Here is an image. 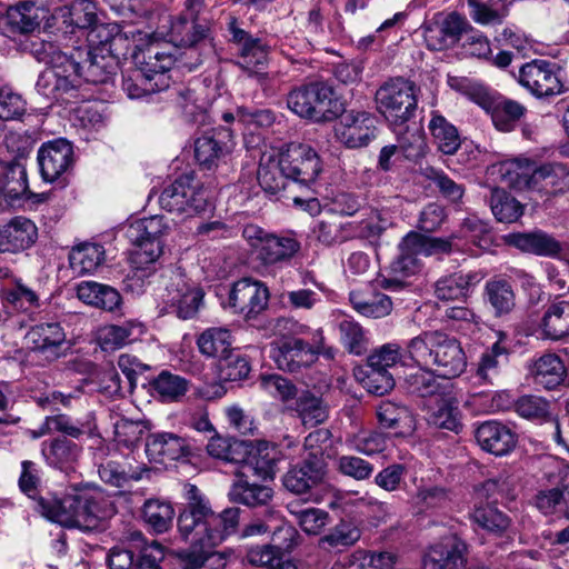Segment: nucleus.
Masks as SVG:
<instances>
[{
  "label": "nucleus",
  "instance_id": "nucleus-6",
  "mask_svg": "<svg viewBox=\"0 0 569 569\" xmlns=\"http://www.w3.org/2000/svg\"><path fill=\"white\" fill-rule=\"evenodd\" d=\"M449 84L486 110L491 116L496 129L501 132L515 130L527 112L520 102L495 96L485 86L467 78H449Z\"/></svg>",
  "mask_w": 569,
  "mask_h": 569
},
{
  "label": "nucleus",
  "instance_id": "nucleus-15",
  "mask_svg": "<svg viewBox=\"0 0 569 569\" xmlns=\"http://www.w3.org/2000/svg\"><path fill=\"white\" fill-rule=\"evenodd\" d=\"M163 288L159 298L166 312L176 313L179 318H192L203 300V291L190 286L180 272H172L162 280Z\"/></svg>",
  "mask_w": 569,
  "mask_h": 569
},
{
  "label": "nucleus",
  "instance_id": "nucleus-41",
  "mask_svg": "<svg viewBox=\"0 0 569 569\" xmlns=\"http://www.w3.org/2000/svg\"><path fill=\"white\" fill-rule=\"evenodd\" d=\"M480 278L475 272H456L439 279L435 284V295L439 300L448 301L467 297L470 288Z\"/></svg>",
  "mask_w": 569,
  "mask_h": 569
},
{
  "label": "nucleus",
  "instance_id": "nucleus-53",
  "mask_svg": "<svg viewBox=\"0 0 569 569\" xmlns=\"http://www.w3.org/2000/svg\"><path fill=\"white\" fill-rule=\"evenodd\" d=\"M431 368L419 367L405 377L403 387L408 393L425 398L438 395L441 386Z\"/></svg>",
  "mask_w": 569,
  "mask_h": 569
},
{
  "label": "nucleus",
  "instance_id": "nucleus-49",
  "mask_svg": "<svg viewBox=\"0 0 569 569\" xmlns=\"http://www.w3.org/2000/svg\"><path fill=\"white\" fill-rule=\"evenodd\" d=\"M142 518L154 532L162 533L172 526L174 509L168 501L149 499L143 505Z\"/></svg>",
  "mask_w": 569,
  "mask_h": 569
},
{
  "label": "nucleus",
  "instance_id": "nucleus-32",
  "mask_svg": "<svg viewBox=\"0 0 569 569\" xmlns=\"http://www.w3.org/2000/svg\"><path fill=\"white\" fill-rule=\"evenodd\" d=\"M209 28L198 21V17L191 14H181L170 28V42L176 47L194 50L208 37Z\"/></svg>",
  "mask_w": 569,
  "mask_h": 569
},
{
  "label": "nucleus",
  "instance_id": "nucleus-52",
  "mask_svg": "<svg viewBox=\"0 0 569 569\" xmlns=\"http://www.w3.org/2000/svg\"><path fill=\"white\" fill-rule=\"evenodd\" d=\"M150 385L158 397L164 402L178 401L186 395L189 388L187 379L167 370L161 371Z\"/></svg>",
  "mask_w": 569,
  "mask_h": 569
},
{
  "label": "nucleus",
  "instance_id": "nucleus-48",
  "mask_svg": "<svg viewBox=\"0 0 569 569\" xmlns=\"http://www.w3.org/2000/svg\"><path fill=\"white\" fill-rule=\"evenodd\" d=\"M103 290L106 300L101 301V309L107 311L116 310L121 303V296L110 286L94 281H82L77 286V296L84 303L94 306L99 305V301L96 300L97 293L103 295Z\"/></svg>",
  "mask_w": 569,
  "mask_h": 569
},
{
  "label": "nucleus",
  "instance_id": "nucleus-31",
  "mask_svg": "<svg viewBox=\"0 0 569 569\" xmlns=\"http://www.w3.org/2000/svg\"><path fill=\"white\" fill-rule=\"evenodd\" d=\"M46 11L30 1H20L7 10L6 24L12 33L29 34L40 28Z\"/></svg>",
  "mask_w": 569,
  "mask_h": 569
},
{
  "label": "nucleus",
  "instance_id": "nucleus-51",
  "mask_svg": "<svg viewBox=\"0 0 569 569\" xmlns=\"http://www.w3.org/2000/svg\"><path fill=\"white\" fill-rule=\"evenodd\" d=\"M28 190L27 170L23 164L14 162L6 167L0 177L1 194L14 201L20 199Z\"/></svg>",
  "mask_w": 569,
  "mask_h": 569
},
{
  "label": "nucleus",
  "instance_id": "nucleus-39",
  "mask_svg": "<svg viewBox=\"0 0 569 569\" xmlns=\"http://www.w3.org/2000/svg\"><path fill=\"white\" fill-rule=\"evenodd\" d=\"M485 296L497 317L510 313L516 306V295L512 284L503 278H492L487 281Z\"/></svg>",
  "mask_w": 569,
  "mask_h": 569
},
{
  "label": "nucleus",
  "instance_id": "nucleus-45",
  "mask_svg": "<svg viewBox=\"0 0 569 569\" xmlns=\"http://www.w3.org/2000/svg\"><path fill=\"white\" fill-rule=\"evenodd\" d=\"M103 260V247L97 243H81L72 248L69 254L70 267L78 274L93 272Z\"/></svg>",
  "mask_w": 569,
  "mask_h": 569
},
{
  "label": "nucleus",
  "instance_id": "nucleus-3",
  "mask_svg": "<svg viewBox=\"0 0 569 569\" xmlns=\"http://www.w3.org/2000/svg\"><path fill=\"white\" fill-rule=\"evenodd\" d=\"M139 68L122 79V89L130 99H139L169 88V77L166 74L177 62L189 70L198 67L202 59L194 57L190 61L178 59L170 51L158 46H150L134 56Z\"/></svg>",
  "mask_w": 569,
  "mask_h": 569
},
{
  "label": "nucleus",
  "instance_id": "nucleus-25",
  "mask_svg": "<svg viewBox=\"0 0 569 569\" xmlns=\"http://www.w3.org/2000/svg\"><path fill=\"white\" fill-rule=\"evenodd\" d=\"M467 27L468 22L465 17L456 11L450 12L442 20L425 26V41L433 51L450 48L460 40Z\"/></svg>",
  "mask_w": 569,
  "mask_h": 569
},
{
  "label": "nucleus",
  "instance_id": "nucleus-62",
  "mask_svg": "<svg viewBox=\"0 0 569 569\" xmlns=\"http://www.w3.org/2000/svg\"><path fill=\"white\" fill-rule=\"evenodd\" d=\"M377 418L385 429H399L411 422V415L407 407L388 400L378 406Z\"/></svg>",
  "mask_w": 569,
  "mask_h": 569
},
{
  "label": "nucleus",
  "instance_id": "nucleus-4",
  "mask_svg": "<svg viewBox=\"0 0 569 569\" xmlns=\"http://www.w3.org/2000/svg\"><path fill=\"white\" fill-rule=\"evenodd\" d=\"M398 248L399 254L390 263L389 277L380 280V287L391 292L401 291L409 286L407 279L420 269L418 256L448 252L451 249V243L445 239L412 231L402 238Z\"/></svg>",
  "mask_w": 569,
  "mask_h": 569
},
{
  "label": "nucleus",
  "instance_id": "nucleus-19",
  "mask_svg": "<svg viewBox=\"0 0 569 569\" xmlns=\"http://www.w3.org/2000/svg\"><path fill=\"white\" fill-rule=\"evenodd\" d=\"M327 463L319 456L305 457L282 477L283 487L293 495H305L326 481Z\"/></svg>",
  "mask_w": 569,
  "mask_h": 569
},
{
  "label": "nucleus",
  "instance_id": "nucleus-50",
  "mask_svg": "<svg viewBox=\"0 0 569 569\" xmlns=\"http://www.w3.org/2000/svg\"><path fill=\"white\" fill-rule=\"evenodd\" d=\"M130 541L134 553L139 556L134 559V569H160L159 562L163 559V550L160 543L151 541L148 543L140 531L130 533Z\"/></svg>",
  "mask_w": 569,
  "mask_h": 569
},
{
  "label": "nucleus",
  "instance_id": "nucleus-58",
  "mask_svg": "<svg viewBox=\"0 0 569 569\" xmlns=\"http://www.w3.org/2000/svg\"><path fill=\"white\" fill-rule=\"evenodd\" d=\"M80 453L78 445L67 438H56L50 442H43L42 455L54 467L62 468L73 462Z\"/></svg>",
  "mask_w": 569,
  "mask_h": 569
},
{
  "label": "nucleus",
  "instance_id": "nucleus-35",
  "mask_svg": "<svg viewBox=\"0 0 569 569\" xmlns=\"http://www.w3.org/2000/svg\"><path fill=\"white\" fill-rule=\"evenodd\" d=\"M143 332V325L134 320L109 325L100 329L99 342L103 350L112 351L137 340Z\"/></svg>",
  "mask_w": 569,
  "mask_h": 569
},
{
  "label": "nucleus",
  "instance_id": "nucleus-21",
  "mask_svg": "<svg viewBox=\"0 0 569 569\" xmlns=\"http://www.w3.org/2000/svg\"><path fill=\"white\" fill-rule=\"evenodd\" d=\"M191 453L190 440L173 432H153L146 439V455L156 463L188 459Z\"/></svg>",
  "mask_w": 569,
  "mask_h": 569
},
{
  "label": "nucleus",
  "instance_id": "nucleus-44",
  "mask_svg": "<svg viewBox=\"0 0 569 569\" xmlns=\"http://www.w3.org/2000/svg\"><path fill=\"white\" fill-rule=\"evenodd\" d=\"M507 360V349L500 342H495L490 349L481 355L476 377L483 383L495 385Z\"/></svg>",
  "mask_w": 569,
  "mask_h": 569
},
{
  "label": "nucleus",
  "instance_id": "nucleus-29",
  "mask_svg": "<svg viewBox=\"0 0 569 569\" xmlns=\"http://www.w3.org/2000/svg\"><path fill=\"white\" fill-rule=\"evenodd\" d=\"M475 437L483 450L496 456L509 453L517 443L515 432L508 426L495 420L479 425Z\"/></svg>",
  "mask_w": 569,
  "mask_h": 569
},
{
  "label": "nucleus",
  "instance_id": "nucleus-24",
  "mask_svg": "<svg viewBox=\"0 0 569 569\" xmlns=\"http://www.w3.org/2000/svg\"><path fill=\"white\" fill-rule=\"evenodd\" d=\"M337 136L346 147L355 149L369 143L375 137V118L366 111L350 110L340 116Z\"/></svg>",
  "mask_w": 569,
  "mask_h": 569
},
{
  "label": "nucleus",
  "instance_id": "nucleus-55",
  "mask_svg": "<svg viewBox=\"0 0 569 569\" xmlns=\"http://www.w3.org/2000/svg\"><path fill=\"white\" fill-rule=\"evenodd\" d=\"M398 556L391 551L370 552L358 549L346 558V565L356 569H396Z\"/></svg>",
  "mask_w": 569,
  "mask_h": 569
},
{
  "label": "nucleus",
  "instance_id": "nucleus-42",
  "mask_svg": "<svg viewBox=\"0 0 569 569\" xmlns=\"http://www.w3.org/2000/svg\"><path fill=\"white\" fill-rule=\"evenodd\" d=\"M545 338L560 340L569 336V301L561 300L549 306L541 321Z\"/></svg>",
  "mask_w": 569,
  "mask_h": 569
},
{
  "label": "nucleus",
  "instance_id": "nucleus-57",
  "mask_svg": "<svg viewBox=\"0 0 569 569\" xmlns=\"http://www.w3.org/2000/svg\"><path fill=\"white\" fill-rule=\"evenodd\" d=\"M449 501V491L440 486H421L411 498L412 506L420 513L443 509Z\"/></svg>",
  "mask_w": 569,
  "mask_h": 569
},
{
  "label": "nucleus",
  "instance_id": "nucleus-40",
  "mask_svg": "<svg viewBox=\"0 0 569 569\" xmlns=\"http://www.w3.org/2000/svg\"><path fill=\"white\" fill-rule=\"evenodd\" d=\"M435 143L443 154H453L461 144L458 129L438 111L431 112L428 126Z\"/></svg>",
  "mask_w": 569,
  "mask_h": 569
},
{
  "label": "nucleus",
  "instance_id": "nucleus-10",
  "mask_svg": "<svg viewBox=\"0 0 569 569\" xmlns=\"http://www.w3.org/2000/svg\"><path fill=\"white\" fill-rule=\"evenodd\" d=\"M160 207L171 213L193 217L209 207L208 193L191 176L183 174L163 188L159 196Z\"/></svg>",
  "mask_w": 569,
  "mask_h": 569
},
{
  "label": "nucleus",
  "instance_id": "nucleus-30",
  "mask_svg": "<svg viewBox=\"0 0 569 569\" xmlns=\"http://www.w3.org/2000/svg\"><path fill=\"white\" fill-rule=\"evenodd\" d=\"M316 240L325 247L341 244L357 237V228L352 222H345L336 214L323 216L312 228Z\"/></svg>",
  "mask_w": 569,
  "mask_h": 569
},
{
  "label": "nucleus",
  "instance_id": "nucleus-56",
  "mask_svg": "<svg viewBox=\"0 0 569 569\" xmlns=\"http://www.w3.org/2000/svg\"><path fill=\"white\" fill-rule=\"evenodd\" d=\"M93 502H90L86 517H82L83 531L100 529L110 519L116 509L113 502L101 492L92 491Z\"/></svg>",
  "mask_w": 569,
  "mask_h": 569
},
{
  "label": "nucleus",
  "instance_id": "nucleus-43",
  "mask_svg": "<svg viewBox=\"0 0 569 569\" xmlns=\"http://www.w3.org/2000/svg\"><path fill=\"white\" fill-rule=\"evenodd\" d=\"M229 497L233 502L256 508L268 506L272 500L273 490L264 485L250 483L248 480L239 479L232 485Z\"/></svg>",
  "mask_w": 569,
  "mask_h": 569
},
{
  "label": "nucleus",
  "instance_id": "nucleus-60",
  "mask_svg": "<svg viewBox=\"0 0 569 569\" xmlns=\"http://www.w3.org/2000/svg\"><path fill=\"white\" fill-rule=\"evenodd\" d=\"M471 519L486 531L497 536L502 535L510 525L508 516L492 505L477 507L471 515Z\"/></svg>",
  "mask_w": 569,
  "mask_h": 569
},
{
  "label": "nucleus",
  "instance_id": "nucleus-2",
  "mask_svg": "<svg viewBox=\"0 0 569 569\" xmlns=\"http://www.w3.org/2000/svg\"><path fill=\"white\" fill-rule=\"evenodd\" d=\"M406 353L419 367L431 368L438 377H459L467 367V357L460 342L439 330L422 331L410 339Z\"/></svg>",
  "mask_w": 569,
  "mask_h": 569
},
{
  "label": "nucleus",
  "instance_id": "nucleus-18",
  "mask_svg": "<svg viewBox=\"0 0 569 569\" xmlns=\"http://www.w3.org/2000/svg\"><path fill=\"white\" fill-rule=\"evenodd\" d=\"M27 348L39 358L52 362L63 356L67 335L59 322H41L24 335Z\"/></svg>",
  "mask_w": 569,
  "mask_h": 569
},
{
  "label": "nucleus",
  "instance_id": "nucleus-46",
  "mask_svg": "<svg viewBox=\"0 0 569 569\" xmlns=\"http://www.w3.org/2000/svg\"><path fill=\"white\" fill-rule=\"evenodd\" d=\"M489 204L492 214L499 222L512 223L523 214L522 204L501 188L490 190Z\"/></svg>",
  "mask_w": 569,
  "mask_h": 569
},
{
  "label": "nucleus",
  "instance_id": "nucleus-12",
  "mask_svg": "<svg viewBox=\"0 0 569 569\" xmlns=\"http://www.w3.org/2000/svg\"><path fill=\"white\" fill-rule=\"evenodd\" d=\"M563 76V69L557 62L535 59L520 68L518 81L532 96L550 98L566 92Z\"/></svg>",
  "mask_w": 569,
  "mask_h": 569
},
{
  "label": "nucleus",
  "instance_id": "nucleus-34",
  "mask_svg": "<svg viewBox=\"0 0 569 569\" xmlns=\"http://www.w3.org/2000/svg\"><path fill=\"white\" fill-rule=\"evenodd\" d=\"M529 373L536 385L552 390L563 382L566 368L557 355L546 353L530 365Z\"/></svg>",
  "mask_w": 569,
  "mask_h": 569
},
{
  "label": "nucleus",
  "instance_id": "nucleus-63",
  "mask_svg": "<svg viewBox=\"0 0 569 569\" xmlns=\"http://www.w3.org/2000/svg\"><path fill=\"white\" fill-rule=\"evenodd\" d=\"M363 388L376 396H383L391 391L396 385L393 376L389 371H381L373 368L360 370L357 373Z\"/></svg>",
  "mask_w": 569,
  "mask_h": 569
},
{
  "label": "nucleus",
  "instance_id": "nucleus-13",
  "mask_svg": "<svg viewBox=\"0 0 569 569\" xmlns=\"http://www.w3.org/2000/svg\"><path fill=\"white\" fill-rule=\"evenodd\" d=\"M168 226L163 217L151 216L132 222L127 229V237L137 250L133 252L134 263L148 264L162 254L161 238L167 233Z\"/></svg>",
  "mask_w": 569,
  "mask_h": 569
},
{
  "label": "nucleus",
  "instance_id": "nucleus-9",
  "mask_svg": "<svg viewBox=\"0 0 569 569\" xmlns=\"http://www.w3.org/2000/svg\"><path fill=\"white\" fill-rule=\"evenodd\" d=\"M501 180L511 188L532 189L541 183L542 189L556 186V179L567 174L561 164L547 163L537 167L528 159H511L499 164Z\"/></svg>",
  "mask_w": 569,
  "mask_h": 569
},
{
  "label": "nucleus",
  "instance_id": "nucleus-11",
  "mask_svg": "<svg viewBox=\"0 0 569 569\" xmlns=\"http://www.w3.org/2000/svg\"><path fill=\"white\" fill-rule=\"evenodd\" d=\"M78 68L74 54L59 56L37 80V91L57 101L68 102L78 97Z\"/></svg>",
  "mask_w": 569,
  "mask_h": 569
},
{
  "label": "nucleus",
  "instance_id": "nucleus-37",
  "mask_svg": "<svg viewBox=\"0 0 569 569\" xmlns=\"http://www.w3.org/2000/svg\"><path fill=\"white\" fill-rule=\"evenodd\" d=\"M509 243L522 251L547 257H557L562 249L559 241L542 231L512 233L509 236Z\"/></svg>",
  "mask_w": 569,
  "mask_h": 569
},
{
  "label": "nucleus",
  "instance_id": "nucleus-27",
  "mask_svg": "<svg viewBox=\"0 0 569 569\" xmlns=\"http://www.w3.org/2000/svg\"><path fill=\"white\" fill-rule=\"evenodd\" d=\"M233 147L232 131L228 128H218L206 132L194 141V156L200 164L211 168L218 160L229 154Z\"/></svg>",
  "mask_w": 569,
  "mask_h": 569
},
{
  "label": "nucleus",
  "instance_id": "nucleus-20",
  "mask_svg": "<svg viewBox=\"0 0 569 569\" xmlns=\"http://www.w3.org/2000/svg\"><path fill=\"white\" fill-rule=\"evenodd\" d=\"M70 54H74L78 68V87L80 78L86 82L100 84L109 82L116 74L118 66L114 58L108 57L98 47L92 49L73 48Z\"/></svg>",
  "mask_w": 569,
  "mask_h": 569
},
{
  "label": "nucleus",
  "instance_id": "nucleus-36",
  "mask_svg": "<svg viewBox=\"0 0 569 569\" xmlns=\"http://www.w3.org/2000/svg\"><path fill=\"white\" fill-rule=\"evenodd\" d=\"M353 309L368 318H383L391 313L393 305L391 298L382 292L353 290L349 295Z\"/></svg>",
  "mask_w": 569,
  "mask_h": 569
},
{
  "label": "nucleus",
  "instance_id": "nucleus-22",
  "mask_svg": "<svg viewBox=\"0 0 569 569\" xmlns=\"http://www.w3.org/2000/svg\"><path fill=\"white\" fill-rule=\"evenodd\" d=\"M37 159L42 178L52 182L71 168L73 149L67 140L57 139L43 143L38 150Z\"/></svg>",
  "mask_w": 569,
  "mask_h": 569
},
{
  "label": "nucleus",
  "instance_id": "nucleus-61",
  "mask_svg": "<svg viewBox=\"0 0 569 569\" xmlns=\"http://www.w3.org/2000/svg\"><path fill=\"white\" fill-rule=\"evenodd\" d=\"M20 49L47 66L56 64V58L59 56H71L70 52L62 51L54 43L44 41L39 37L27 38L20 43Z\"/></svg>",
  "mask_w": 569,
  "mask_h": 569
},
{
  "label": "nucleus",
  "instance_id": "nucleus-59",
  "mask_svg": "<svg viewBox=\"0 0 569 569\" xmlns=\"http://www.w3.org/2000/svg\"><path fill=\"white\" fill-rule=\"evenodd\" d=\"M93 32H97L98 37L106 33V39L101 40L98 48L102 50L108 57L114 58L116 64H119L121 59H126L129 53L134 49L132 41L127 37L126 33L117 31L110 34L107 27H98Z\"/></svg>",
  "mask_w": 569,
  "mask_h": 569
},
{
  "label": "nucleus",
  "instance_id": "nucleus-1",
  "mask_svg": "<svg viewBox=\"0 0 569 569\" xmlns=\"http://www.w3.org/2000/svg\"><path fill=\"white\" fill-rule=\"evenodd\" d=\"M184 497L187 503L178 517V529L186 541L201 550L179 552L180 568L223 569V559L208 549L237 531L240 509L228 508L220 513L213 512L206 497L191 483L184 486Z\"/></svg>",
  "mask_w": 569,
  "mask_h": 569
},
{
  "label": "nucleus",
  "instance_id": "nucleus-23",
  "mask_svg": "<svg viewBox=\"0 0 569 569\" xmlns=\"http://www.w3.org/2000/svg\"><path fill=\"white\" fill-rule=\"evenodd\" d=\"M467 543L452 535L432 546L423 559V569H467Z\"/></svg>",
  "mask_w": 569,
  "mask_h": 569
},
{
  "label": "nucleus",
  "instance_id": "nucleus-5",
  "mask_svg": "<svg viewBox=\"0 0 569 569\" xmlns=\"http://www.w3.org/2000/svg\"><path fill=\"white\" fill-rule=\"evenodd\" d=\"M287 106L300 118L317 123L333 121L345 111L343 102L325 81H311L293 88L287 96Z\"/></svg>",
  "mask_w": 569,
  "mask_h": 569
},
{
  "label": "nucleus",
  "instance_id": "nucleus-33",
  "mask_svg": "<svg viewBox=\"0 0 569 569\" xmlns=\"http://www.w3.org/2000/svg\"><path fill=\"white\" fill-rule=\"evenodd\" d=\"M258 182L261 189L277 196L288 189H292L289 176L284 172L280 156H263L258 169Z\"/></svg>",
  "mask_w": 569,
  "mask_h": 569
},
{
  "label": "nucleus",
  "instance_id": "nucleus-28",
  "mask_svg": "<svg viewBox=\"0 0 569 569\" xmlns=\"http://www.w3.org/2000/svg\"><path fill=\"white\" fill-rule=\"evenodd\" d=\"M556 487L543 489L535 496V506L545 515L561 512L569 519V465L558 469Z\"/></svg>",
  "mask_w": 569,
  "mask_h": 569
},
{
  "label": "nucleus",
  "instance_id": "nucleus-16",
  "mask_svg": "<svg viewBox=\"0 0 569 569\" xmlns=\"http://www.w3.org/2000/svg\"><path fill=\"white\" fill-rule=\"evenodd\" d=\"M92 491L82 490L72 495H67L61 499L41 498L38 502L39 510L47 519L57 522L66 528H82V517H86Z\"/></svg>",
  "mask_w": 569,
  "mask_h": 569
},
{
  "label": "nucleus",
  "instance_id": "nucleus-64",
  "mask_svg": "<svg viewBox=\"0 0 569 569\" xmlns=\"http://www.w3.org/2000/svg\"><path fill=\"white\" fill-rule=\"evenodd\" d=\"M339 333L342 345L350 353L360 356L366 352L367 338L358 322L343 319L339 323Z\"/></svg>",
  "mask_w": 569,
  "mask_h": 569
},
{
  "label": "nucleus",
  "instance_id": "nucleus-54",
  "mask_svg": "<svg viewBox=\"0 0 569 569\" xmlns=\"http://www.w3.org/2000/svg\"><path fill=\"white\" fill-rule=\"evenodd\" d=\"M230 331L222 328H210L198 338V347L202 355L218 358L219 361L231 350Z\"/></svg>",
  "mask_w": 569,
  "mask_h": 569
},
{
  "label": "nucleus",
  "instance_id": "nucleus-8",
  "mask_svg": "<svg viewBox=\"0 0 569 569\" xmlns=\"http://www.w3.org/2000/svg\"><path fill=\"white\" fill-rule=\"evenodd\" d=\"M318 355L332 359L336 350L326 347L321 330H317L311 342L296 337H286L272 346L270 357L277 368L288 372H299L316 362Z\"/></svg>",
  "mask_w": 569,
  "mask_h": 569
},
{
  "label": "nucleus",
  "instance_id": "nucleus-7",
  "mask_svg": "<svg viewBox=\"0 0 569 569\" xmlns=\"http://www.w3.org/2000/svg\"><path fill=\"white\" fill-rule=\"evenodd\" d=\"M378 112L392 127H402L416 114L418 88L413 81L402 77L385 81L375 94Z\"/></svg>",
  "mask_w": 569,
  "mask_h": 569
},
{
  "label": "nucleus",
  "instance_id": "nucleus-47",
  "mask_svg": "<svg viewBox=\"0 0 569 569\" xmlns=\"http://www.w3.org/2000/svg\"><path fill=\"white\" fill-rule=\"evenodd\" d=\"M295 410L305 427L312 428L328 419L327 405L309 391H303L297 397Z\"/></svg>",
  "mask_w": 569,
  "mask_h": 569
},
{
  "label": "nucleus",
  "instance_id": "nucleus-38",
  "mask_svg": "<svg viewBox=\"0 0 569 569\" xmlns=\"http://www.w3.org/2000/svg\"><path fill=\"white\" fill-rule=\"evenodd\" d=\"M300 250V243L291 236H277L269 233L262 240L258 258L266 264L290 260Z\"/></svg>",
  "mask_w": 569,
  "mask_h": 569
},
{
  "label": "nucleus",
  "instance_id": "nucleus-14",
  "mask_svg": "<svg viewBox=\"0 0 569 569\" xmlns=\"http://www.w3.org/2000/svg\"><path fill=\"white\" fill-rule=\"evenodd\" d=\"M279 156L293 188L310 190L322 172L319 154L308 144H290Z\"/></svg>",
  "mask_w": 569,
  "mask_h": 569
},
{
  "label": "nucleus",
  "instance_id": "nucleus-17",
  "mask_svg": "<svg viewBox=\"0 0 569 569\" xmlns=\"http://www.w3.org/2000/svg\"><path fill=\"white\" fill-rule=\"evenodd\" d=\"M269 290L258 280L243 278L233 283L229 293V307L247 321L257 319L268 307Z\"/></svg>",
  "mask_w": 569,
  "mask_h": 569
},
{
  "label": "nucleus",
  "instance_id": "nucleus-26",
  "mask_svg": "<svg viewBox=\"0 0 569 569\" xmlns=\"http://www.w3.org/2000/svg\"><path fill=\"white\" fill-rule=\"evenodd\" d=\"M38 238V228L26 217H14L0 226V253H20L31 248Z\"/></svg>",
  "mask_w": 569,
  "mask_h": 569
}]
</instances>
